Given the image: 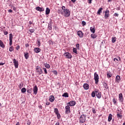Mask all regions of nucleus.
<instances>
[{
    "mask_svg": "<svg viewBox=\"0 0 125 125\" xmlns=\"http://www.w3.org/2000/svg\"><path fill=\"white\" fill-rule=\"evenodd\" d=\"M86 120V116L84 115V114H82L79 118V124H83V123H85Z\"/></svg>",
    "mask_w": 125,
    "mask_h": 125,
    "instance_id": "1",
    "label": "nucleus"
},
{
    "mask_svg": "<svg viewBox=\"0 0 125 125\" xmlns=\"http://www.w3.org/2000/svg\"><path fill=\"white\" fill-rule=\"evenodd\" d=\"M94 79L95 82L96 84H98V82H99V76L97 74V73L95 72L94 75Z\"/></svg>",
    "mask_w": 125,
    "mask_h": 125,
    "instance_id": "2",
    "label": "nucleus"
},
{
    "mask_svg": "<svg viewBox=\"0 0 125 125\" xmlns=\"http://www.w3.org/2000/svg\"><path fill=\"white\" fill-rule=\"evenodd\" d=\"M95 92H96V95L97 98H98L99 99H100V98H101V92H100L99 90H96Z\"/></svg>",
    "mask_w": 125,
    "mask_h": 125,
    "instance_id": "3",
    "label": "nucleus"
},
{
    "mask_svg": "<svg viewBox=\"0 0 125 125\" xmlns=\"http://www.w3.org/2000/svg\"><path fill=\"white\" fill-rule=\"evenodd\" d=\"M63 12L64 13L65 17H69V16H70V12L69 9H66L65 10H64V11Z\"/></svg>",
    "mask_w": 125,
    "mask_h": 125,
    "instance_id": "4",
    "label": "nucleus"
},
{
    "mask_svg": "<svg viewBox=\"0 0 125 125\" xmlns=\"http://www.w3.org/2000/svg\"><path fill=\"white\" fill-rule=\"evenodd\" d=\"M36 70L37 73L39 74V75H42V68L40 66H37L36 67Z\"/></svg>",
    "mask_w": 125,
    "mask_h": 125,
    "instance_id": "5",
    "label": "nucleus"
},
{
    "mask_svg": "<svg viewBox=\"0 0 125 125\" xmlns=\"http://www.w3.org/2000/svg\"><path fill=\"white\" fill-rule=\"evenodd\" d=\"M65 113L66 114H69V113H71V110H70V106L69 105H66L65 107Z\"/></svg>",
    "mask_w": 125,
    "mask_h": 125,
    "instance_id": "6",
    "label": "nucleus"
},
{
    "mask_svg": "<svg viewBox=\"0 0 125 125\" xmlns=\"http://www.w3.org/2000/svg\"><path fill=\"white\" fill-rule=\"evenodd\" d=\"M64 56L65 57V58H67L68 59H71L72 58V55L68 52L64 53Z\"/></svg>",
    "mask_w": 125,
    "mask_h": 125,
    "instance_id": "7",
    "label": "nucleus"
},
{
    "mask_svg": "<svg viewBox=\"0 0 125 125\" xmlns=\"http://www.w3.org/2000/svg\"><path fill=\"white\" fill-rule=\"evenodd\" d=\"M109 16H110V12L109 11V10H106L105 11V15H104L105 19H108V18H109Z\"/></svg>",
    "mask_w": 125,
    "mask_h": 125,
    "instance_id": "8",
    "label": "nucleus"
},
{
    "mask_svg": "<svg viewBox=\"0 0 125 125\" xmlns=\"http://www.w3.org/2000/svg\"><path fill=\"white\" fill-rule=\"evenodd\" d=\"M12 40H13V35L11 33L9 34V45H12Z\"/></svg>",
    "mask_w": 125,
    "mask_h": 125,
    "instance_id": "9",
    "label": "nucleus"
},
{
    "mask_svg": "<svg viewBox=\"0 0 125 125\" xmlns=\"http://www.w3.org/2000/svg\"><path fill=\"white\" fill-rule=\"evenodd\" d=\"M13 63L15 66V67L16 68V69H17V68H18V66H19V63H18V61H17V60H16V59H14L13 60Z\"/></svg>",
    "mask_w": 125,
    "mask_h": 125,
    "instance_id": "10",
    "label": "nucleus"
},
{
    "mask_svg": "<svg viewBox=\"0 0 125 125\" xmlns=\"http://www.w3.org/2000/svg\"><path fill=\"white\" fill-rule=\"evenodd\" d=\"M119 101L120 102H124V96H123V94L122 93L119 94Z\"/></svg>",
    "mask_w": 125,
    "mask_h": 125,
    "instance_id": "11",
    "label": "nucleus"
},
{
    "mask_svg": "<svg viewBox=\"0 0 125 125\" xmlns=\"http://www.w3.org/2000/svg\"><path fill=\"white\" fill-rule=\"evenodd\" d=\"M120 82H121V77L117 75L115 78V83H119Z\"/></svg>",
    "mask_w": 125,
    "mask_h": 125,
    "instance_id": "12",
    "label": "nucleus"
},
{
    "mask_svg": "<svg viewBox=\"0 0 125 125\" xmlns=\"http://www.w3.org/2000/svg\"><path fill=\"white\" fill-rule=\"evenodd\" d=\"M77 35L79 37V38H81L83 37V32L81 30L77 31Z\"/></svg>",
    "mask_w": 125,
    "mask_h": 125,
    "instance_id": "13",
    "label": "nucleus"
},
{
    "mask_svg": "<svg viewBox=\"0 0 125 125\" xmlns=\"http://www.w3.org/2000/svg\"><path fill=\"white\" fill-rule=\"evenodd\" d=\"M67 104H68V106H75V105H76V102L74 101H71L68 102Z\"/></svg>",
    "mask_w": 125,
    "mask_h": 125,
    "instance_id": "14",
    "label": "nucleus"
},
{
    "mask_svg": "<svg viewBox=\"0 0 125 125\" xmlns=\"http://www.w3.org/2000/svg\"><path fill=\"white\" fill-rule=\"evenodd\" d=\"M33 91H34V94L37 95V93H38V87L37 85H35L33 87Z\"/></svg>",
    "mask_w": 125,
    "mask_h": 125,
    "instance_id": "15",
    "label": "nucleus"
},
{
    "mask_svg": "<svg viewBox=\"0 0 125 125\" xmlns=\"http://www.w3.org/2000/svg\"><path fill=\"white\" fill-rule=\"evenodd\" d=\"M36 10H37V11H40V12H42V11H44V8H41L40 7H36Z\"/></svg>",
    "mask_w": 125,
    "mask_h": 125,
    "instance_id": "16",
    "label": "nucleus"
},
{
    "mask_svg": "<svg viewBox=\"0 0 125 125\" xmlns=\"http://www.w3.org/2000/svg\"><path fill=\"white\" fill-rule=\"evenodd\" d=\"M83 86L84 89H85L86 90H87V89L89 88V85H88V84L87 83H84Z\"/></svg>",
    "mask_w": 125,
    "mask_h": 125,
    "instance_id": "17",
    "label": "nucleus"
},
{
    "mask_svg": "<svg viewBox=\"0 0 125 125\" xmlns=\"http://www.w3.org/2000/svg\"><path fill=\"white\" fill-rule=\"evenodd\" d=\"M103 84L105 89H109V86H108V84H107V83H106L105 82H104Z\"/></svg>",
    "mask_w": 125,
    "mask_h": 125,
    "instance_id": "18",
    "label": "nucleus"
},
{
    "mask_svg": "<svg viewBox=\"0 0 125 125\" xmlns=\"http://www.w3.org/2000/svg\"><path fill=\"white\" fill-rule=\"evenodd\" d=\"M0 46L2 48H4V47H5V45L1 40H0Z\"/></svg>",
    "mask_w": 125,
    "mask_h": 125,
    "instance_id": "19",
    "label": "nucleus"
},
{
    "mask_svg": "<svg viewBox=\"0 0 125 125\" xmlns=\"http://www.w3.org/2000/svg\"><path fill=\"white\" fill-rule=\"evenodd\" d=\"M54 100H55V98H54V96H53V95L50 96L49 101H50V102H54Z\"/></svg>",
    "mask_w": 125,
    "mask_h": 125,
    "instance_id": "20",
    "label": "nucleus"
},
{
    "mask_svg": "<svg viewBox=\"0 0 125 125\" xmlns=\"http://www.w3.org/2000/svg\"><path fill=\"white\" fill-rule=\"evenodd\" d=\"M103 8H100L99 9V10H98V12L97 13V14L98 15H100L101 14V13H102V10H103Z\"/></svg>",
    "mask_w": 125,
    "mask_h": 125,
    "instance_id": "21",
    "label": "nucleus"
},
{
    "mask_svg": "<svg viewBox=\"0 0 125 125\" xmlns=\"http://www.w3.org/2000/svg\"><path fill=\"white\" fill-rule=\"evenodd\" d=\"M42 50L39 48H34V51L36 52V53H39V52H41V51Z\"/></svg>",
    "mask_w": 125,
    "mask_h": 125,
    "instance_id": "22",
    "label": "nucleus"
},
{
    "mask_svg": "<svg viewBox=\"0 0 125 125\" xmlns=\"http://www.w3.org/2000/svg\"><path fill=\"white\" fill-rule=\"evenodd\" d=\"M62 97H65V98L67 97H69V94H68V93L66 92V93H64L62 95Z\"/></svg>",
    "mask_w": 125,
    "mask_h": 125,
    "instance_id": "23",
    "label": "nucleus"
},
{
    "mask_svg": "<svg viewBox=\"0 0 125 125\" xmlns=\"http://www.w3.org/2000/svg\"><path fill=\"white\" fill-rule=\"evenodd\" d=\"M24 57L25 59H28V58H29V53L28 52L24 53Z\"/></svg>",
    "mask_w": 125,
    "mask_h": 125,
    "instance_id": "24",
    "label": "nucleus"
},
{
    "mask_svg": "<svg viewBox=\"0 0 125 125\" xmlns=\"http://www.w3.org/2000/svg\"><path fill=\"white\" fill-rule=\"evenodd\" d=\"M112 117H113V115L110 114L108 116V122H111V121H112Z\"/></svg>",
    "mask_w": 125,
    "mask_h": 125,
    "instance_id": "25",
    "label": "nucleus"
},
{
    "mask_svg": "<svg viewBox=\"0 0 125 125\" xmlns=\"http://www.w3.org/2000/svg\"><path fill=\"white\" fill-rule=\"evenodd\" d=\"M45 12H46V15H48V14H49V13H50V9H49V8H46Z\"/></svg>",
    "mask_w": 125,
    "mask_h": 125,
    "instance_id": "26",
    "label": "nucleus"
},
{
    "mask_svg": "<svg viewBox=\"0 0 125 125\" xmlns=\"http://www.w3.org/2000/svg\"><path fill=\"white\" fill-rule=\"evenodd\" d=\"M117 40V38L116 37H113L111 39V42L113 43L116 42V40Z\"/></svg>",
    "mask_w": 125,
    "mask_h": 125,
    "instance_id": "27",
    "label": "nucleus"
},
{
    "mask_svg": "<svg viewBox=\"0 0 125 125\" xmlns=\"http://www.w3.org/2000/svg\"><path fill=\"white\" fill-rule=\"evenodd\" d=\"M90 31L91 32V33H93V34H94V33H95V28H94L92 27H91L90 28Z\"/></svg>",
    "mask_w": 125,
    "mask_h": 125,
    "instance_id": "28",
    "label": "nucleus"
},
{
    "mask_svg": "<svg viewBox=\"0 0 125 125\" xmlns=\"http://www.w3.org/2000/svg\"><path fill=\"white\" fill-rule=\"evenodd\" d=\"M91 37L92 39H96L97 37V35L96 34H92L91 35Z\"/></svg>",
    "mask_w": 125,
    "mask_h": 125,
    "instance_id": "29",
    "label": "nucleus"
},
{
    "mask_svg": "<svg viewBox=\"0 0 125 125\" xmlns=\"http://www.w3.org/2000/svg\"><path fill=\"white\" fill-rule=\"evenodd\" d=\"M107 77L108 79H109V78H111L112 77V74H111V73L107 72Z\"/></svg>",
    "mask_w": 125,
    "mask_h": 125,
    "instance_id": "30",
    "label": "nucleus"
},
{
    "mask_svg": "<svg viewBox=\"0 0 125 125\" xmlns=\"http://www.w3.org/2000/svg\"><path fill=\"white\" fill-rule=\"evenodd\" d=\"M54 113L56 114H58L59 113V110H58V108H54Z\"/></svg>",
    "mask_w": 125,
    "mask_h": 125,
    "instance_id": "31",
    "label": "nucleus"
},
{
    "mask_svg": "<svg viewBox=\"0 0 125 125\" xmlns=\"http://www.w3.org/2000/svg\"><path fill=\"white\" fill-rule=\"evenodd\" d=\"M73 52H74V53H76V54H78V51L77 50V48H73Z\"/></svg>",
    "mask_w": 125,
    "mask_h": 125,
    "instance_id": "32",
    "label": "nucleus"
},
{
    "mask_svg": "<svg viewBox=\"0 0 125 125\" xmlns=\"http://www.w3.org/2000/svg\"><path fill=\"white\" fill-rule=\"evenodd\" d=\"M96 95V93L95 92V91H93L91 93V96L92 97H95V95Z\"/></svg>",
    "mask_w": 125,
    "mask_h": 125,
    "instance_id": "33",
    "label": "nucleus"
},
{
    "mask_svg": "<svg viewBox=\"0 0 125 125\" xmlns=\"http://www.w3.org/2000/svg\"><path fill=\"white\" fill-rule=\"evenodd\" d=\"M45 67L47 68V69H49L50 68V65L49 64L46 63L44 64Z\"/></svg>",
    "mask_w": 125,
    "mask_h": 125,
    "instance_id": "34",
    "label": "nucleus"
},
{
    "mask_svg": "<svg viewBox=\"0 0 125 125\" xmlns=\"http://www.w3.org/2000/svg\"><path fill=\"white\" fill-rule=\"evenodd\" d=\"M32 88H30V89H27V92H28V93H32Z\"/></svg>",
    "mask_w": 125,
    "mask_h": 125,
    "instance_id": "35",
    "label": "nucleus"
},
{
    "mask_svg": "<svg viewBox=\"0 0 125 125\" xmlns=\"http://www.w3.org/2000/svg\"><path fill=\"white\" fill-rule=\"evenodd\" d=\"M37 45L38 47H40V46H41V41L40 40H37Z\"/></svg>",
    "mask_w": 125,
    "mask_h": 125,
    "instance_id": "36",
    "label": "nucleus"
},
{
    "mask_svg": "<svg viewBox=\"0 0 125 125\" xmlns=\"http://www.w3.org/2000/svg\"><path fill=\"white\" fill-rule=\"evenodd\" d=\"M13 50H14V48L13 47V46L10 47L9 51H10V52H12V51H13Z\"/></svg>",
    "mask_w": 125,
    "mask_h": 125,
    "instance_id": "37",
    "label": "nucleus"
},
{
    "mask_svg": "<svg viewBox=\"0 0 125 125\" xmlns=\"http://www.w3.org/2000/svg\"><path fill=\"white\" fill-rule=\"evenodd\" d=\"M21 92H22V93H24V92H26V89L25 88L23 87L21 89Z\"/></svg>",
    "mask_w": 125,
    "mask_h": 125,
    "instance_id": "38",
    "label": "nucleus"
},
{
    "mask_svg": "<svg viewBox=\"0 0 125 125\" xmlns=\"http://www.w3.org/2000/svg\"><path fill=\"white\" fill-rule=\"evenodd\" d=\"M117 118H119L120 119H122L123 116L119 113L117 114Z\"/></svg>",
    "mask_w": 125,
    "mask_h": 125,
    "instance_id": "39",
    "label": "nucleus"
},
{
    "mask_svg": "<svg viewBox=\"0 0 125 125\" xmlns=\"http://www.w3.org/2000/svg\"><path fill=\"white\" fill-rule=\"evenodd\" d=\"M56 115H57V117L58 119H60V118H61V115H60V113H57V114H56Z\"/></svg>",
    "mask_w": 125,
    "mask_h": 125,
    "instance_id": "40",
    "label": "nucleus"
},
{
    "mask_svg": "<svg viewBox=\"0 0 125 125\" xmlns=\"http://www.w3.org/2000/svg\"><path fill=\"white\" fill-rule=\"evenodd\" d=\"M52 72H53V74H54V75H55L56 76H57V75H58V73L57 72V71H56V70H54V71H52Z\"/></svg>",
    "mask_w": 125,
    "mask_h": 125,
    "instance_id": "41",
    "label": "nucleus"
},
{
    "mask_svg": "<svg viewBox=\"0 0 125 125\" xmlns=\"http://www.w3.org/2000/svg\"><path fill=\"white\" fill-rule=\"evenodd\" d=\"M112 101L113 102V104H115L117 103V100H116L115 98L113 99Z\"/></svg>",
    "mask_w": 125,
    "mask_h": 125,
    "instance_id": "42",
    "label": "nucleus"
},
{
    "mask_svg": "<svg viewBox=\"0 0 125 125\" xmlns=\"http://www.w3.org/2000/svg\"><path fill=\"white\" fill-rule=\"evenodd\" d=\"M82 24L83 26H85V25H86V22H85L84 21H82Z\"/></svg>",
    "mask_w": 125,
    "mask_h": 125,
    "instance_id": "43",
    "label": "nucleus"
},
{
    "mask_svg": "<svg viewBox=\"0 0 125 125\" xmlns=\"http://www.w3.org/2000/svg\"><path fill=\"white\" fill-rule=\"evenodd\" d=\"M43 70L45 75H46L47 74V70H46V68H43Z\"/></svg>",
    "mask_w": 125,
    "mask_h": 125,
    "instance_id": "44",
    "label": "nucleus"
},
{
    "mask_svg": "<svg viewBox=\"0 0 125 125\" xmlns=\"http://www.w3.org/2000/svg\"><path fill=\"white\" fill-rule=\"evenodd\" d=\"M49 44H54V42L52 41H49Z\"/></svg>",
    "mask_w": 125,
    "mask_h": 125,
    "instance_id": "45",
    "label": "nucleus"
},
{
    "mask_svg": "<svg viewBox=\"0 0 125 125\" xmlns=\"http://www.w3.org/2000/svg\"><path fill=\"white\" fill-rule=\"evenodd\" d=\"M20 49V46L19 45H17L16 47V49H17V50H19Z\"/></svg>",
    "mask_w": 125,
    "mask_h": 125,
    "instance_id": "46",
    "label": "nucleus"
},
{
    "mask_svg": "<svg viewBox=\"0 0 125 125\" xmlns=\"http://www.w3.org/2000/svg\"><path fill=\"white\" fill-rule=\"evenodd\" d=\"M48 29H49V30H51V29H52V27L51 26V24H48Z\"/></svg>",
    "mask_w": 125,
    "mask_h": 125,
    "instance_id": "47",
    "label": "nucleus"
},
{
    "mask_svg": "<svg viewBox=\"0 0 125 125\" xmlns=\"http://www.w3.org/2000/svg\"><path fill=\"white\" fill-rule=\"evenodd\" d=\"M92 112L93 113V114H96V111H95V108H92Z\"/></svg>",
    "mask_w": 125,
    "mask_h": 125,
    "instance_id": "48",
    "label": "nucleus"
},
{
    "mask_svg": "<svg viewBox=\"0 0 125 125\" xmlns=\"http://www.w3.org/2000/svg\"><path fill=\"white\" fill-rule=\"evenodd\" d=\"M29 32H30V33H34L35 30L34 29H29Z\"/></svg>",
    "mask_w": 125,
    "mask_h": 125,
    "instance_id": "49",
    "label": "nucleus"
},
{
    "mask_svg": "<svg viewBox=\"0 0 125 125\" xmlns=\"http://www.w3.org/2000/svg\"><path fill=\"white\" fill-rule=\"evenodd\" d=\"M76 47H77V49H80V44H77Z\"/></svg>",
    "mask_w": 125,
    "mask_h": 125,
    "instance_id": "50",
    "label": "nucleus"
},
{
    "mask_svg": "<svg viewBox=\"0 0 125 125\" xmlns=\"http://www.w3.org/2000/svg\"><path fill=\"white\" fill-rule=\"evenodd\" d=\"M59 13H61V14H63V12L62 11V9L59 10Z\"/></svg>",
    "mask_w": 125,
    "mask_h": 125,
    "instance_id": "51",
    "label": "nucleus"
},
{
    "mask_svg": "<svg viewBox=\"0 0 125 125\" xmlns=\"http://www.w3.org/2000/svg\"><path fill=\"white\" fill-rule=\"evenodd\" d=\"M22 87H23V84H20V86H19L20 89H21V88H22Z\"/></svg>",
    "mask_w": 125,
    "mask_h": 125,
    "instance_id": "52",
    "label": "nucleus"
},
{
    "mask_svg": "<svg viewBox=\"0 0 125 125\" xmlns=\"http://www.w3.org/2000/svg\"><path fill=\"white\" fill-rule=\"evenodd\" d=\"M113 15H114V16H115L116 17H119V14H117V13H114V14Z\"/></svg>",
    "mask_w": 125,
    "mask_h": 125,
    "instance_id": "53",
    "label": "nucleus"
},
{
    "mask_svg": "<svg viewBox=\"0 0 125 125\" xmlns=\"http://www.w3.org/2000/svg\"><path fill=\"white\" fill-rule=\"evenodd\" d=\"M62 10H63V12H64L65 10H66V9H65V7L64 6H62Z\"/></svg>",
    "mask_w": 125,
    "mask_h": 125,
    "instance_id": "54",
    "label": "nucleus"
},
{
    "mask_svg": "<svg viewBox=\"0 0 125 125\" xmlns=\"http://www.w3.org/2000/svg\"><path fill=\"white\" fill-rule=\"evenodd\" d=\"M8 34V32L7 31H4V35H6Z\"/></svg>",
    "mask_w": 125,
    "mask_h": 125,
    "instance_id": "55",
    "label": "nucleus"
},
{
    "mask_svg": "<svg viewBox=\"0 0 125 125\" xmlns=\"http://www.w3.org/2000/svg\"><path fill=\"white\" fill-rule=\"evenodd\" d=\"M50 104V102H46V105H49Z\"/></svg>",
    "mask_w": 125,
    "mask_h": 125,
    "instance_id": "56",
    "label": "nucleus"
},
{
    "mask_svg": "<svg viewBox=\"0 0 125 125\" xmlns=\"http://www.w3.org/2000/svg\"><path fill=\"white\" fill-rule=\"evenodd\" d=\"M4 65V63L0 62V66H3Z\"/></svg>",
    "mask_w": 125,
    "mask_h": 125,
    "instance_id": "57",
    "label": "nucleus"
},
{
    "mask_svg": "<svg viewBox=\"0 0 125 125\" xmlns=\"http://www.w3.org/2000/svg\"><path fill=\"white\" fill-rule=\"evenodd\" d=\"M25 46H26V47H29L30 46V45H29V44L26 43V44H25Z\"/></svg>",
    "mask_w": 125,
    "mask_h": 125,
    "instance_id": "58",
    "label": "nucleus"
},
{
    "mask_svg": "<svg viewBox=\"0 0 125 125\" xmlns=\"http://www.w3.org/2000/svg\"><path fill=\"white\" fill-rule=\"evenodd\" d=\"M91 1H92V0H88V3H91Z\"/></svg>",
    "mask_w": 125,
    "mask_h": 125,
    "instance_id": "59",
    "label": "nucleus"
},
{
    "mask_svg": "<svg viewBox=\"0 0 125 125\" xmlns=\"http://www.w3.org/2000/svg\"><path fill=\"white\" fill-rule=\"evenodd\" d=\"M113 60L114 61H119V60L117 58H114Z\"/></svg>",
    "mask_w": 125,
    "mask_h": 125,
    "instance_id": "60",
    "label": "nucleus"
},
{
    "mask_svg": "<svg viewBox=\"0 0 125 125\" xmlns=\"http://www.w3.org/2000/svg\"><path fill=\"white\" fill-rule=\"evenodd\" d=\"M8 12L11 13V12H12V10L11 9L8 10Z\"/></svg>",
    "mask_w": 125,
    "mask_h": 125,
    "instance_id": "61",
    "label": "nucleus"
},
{
    "mask_svg": "<svg viewBox=\"0 0 125 125\" xmlns=\"http://www.w3.org/2000/svg\"><path fill=\"white\" fill-rule=\"evenodd\" d=\"M76 0H71V1L73 2V3H75V2H76Z\"/></svg>",
    "mask_w": 125,
    "mask_h": 125,
    "instance_id": "62",
    "label": "nucleus"
},
{
    "mask_svg": "<svg viewBox=\"0 0 125 125\" xmlns=\"http://www.w3.org/2000/svg\"><path fill=\"white\" fill-rule=\"evenodd\" d=\"M60 125V123H59V122H57L55 124V125Z\"/></svg>",
    "mask_w": 125,
    "mask_h": 125,
    "instance_id": "63",
    "label": "nucleus"
},
{
    "mask_svg": "<svg viewBox=\"0 0 125 125\" xmlns=\"http://www.w3.org/2000/svg\"><path fill=\"white\" fill-rule=\"evenodd\" d=\"M27 125H31V122H27Z\"/></svg>",
    "mask_w": 125,
    "mask_h": 125,
    "instance_id": "64",
    "label": "nucleus"
}]
</instances>
